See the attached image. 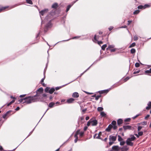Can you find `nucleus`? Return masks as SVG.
<instances>
[{
	"mask_svg": "<svg viewBox=\"0 0 151 151\" xmlns=\"http://www.w3.org/2000/svg\"><path fill=\"white\" fill-rule=\"evenodd\" d=\"M143 7H144V6H142V5H139V6H138V9H142L143 8Z\"/></svg>",
	"mask_w": 151,
	"mask_h": 151,
	"instance_id": "43",
	"label": "nucleus"
},
{
	"mask_svg": "<svg viewBox=\"0 0 151 151\" xmlns=\"http://www.w3.org/2000/svg\"><path fill=\"white\" fill-rule=\"evenodd\" d=\"M139 70H137V71H135L134 72V74H136V73H139Z\"/></svg>",
	"mask_w": 151,
	"mask_h": 151,
	"instance_id": "52",
	"label": "nucleus"
},
{
	"mask_svg": "<svg viewBox=\"0 0 151 151\" xmlns=\"http://www.w3.org/2000/svg\"><path fill=\"white\" fill-rule=\"evenodd\" d=\"M55 104L54 102H51L49 104V106L50 108H51L53 107Z\"/></svg>",
	"mask_w": 151,
	"mask_h": 151,
	"instance_id": "20",
	"label": "nucleus"
},
{
	"mask_svg": "<svg viewBox=\"0 0 151 151\" xmlns=\"http://www.w3.org/2000/svg\"><path fill=\"white\" fill-rule=\"evenodd\" d=\"M89 119V117L88 116H87L86 117V120H88Z\"/></svg>",
	"mask_w": 151,
	"mask_h": 151,
	"instance_id": "59",
	"label": "nucleus"
},
{
	"mask_svg": "<svg viewBox=\"0 0 151 151\" xmlns=\"http://www.w3.org/2000/svg\"><path fill=\"white\" fill-rule=\"evenodd\" d=\"M116 136H113L110 135L109 136V140L110 141L112 142H114L116 140Z\"/></svg>",
	"mask_w": 151,
	"mask_h": 151,
	"instance_id": "5",
	"label": "nucleus"
},
{
	"mask_svg": "<svg viewBox=\"0 0 151 151\" xmlns=\"http://www.w3.org/2000/svg\"><path fill=\"white\" fill-rule=\"evenodd\" d=\"M100 136L99 134H95L93 136V137L94 138H97V139H100Z\"/></svg>",
	"mask_w": 151,
	"mask_h": 151,
	"instance_id": "19",
	"label": "nucleus"
},
{
	"mask_svg": "<svg viewBox=\"0 0 151 151\" xmlns=\"http://www.w3.org/2000/svg\"><path fill=\"white\" fill-rule=\"evenodd\" d=\"M7 7L6 6L2 7L0 9V12H1L2 10H3L6 9Z\"/></svg>",
	"mask_w": 151,
	"mask_h": 151,
	"instance_id": "32",
	"label": "nucleus"
},
{
	"mask_svg": "<svg viewBox=\"0 0 151 151\" xmlns=\"http://www.w3.org/2000/svg\"><path fill=\"white\" fill-rule=\"evenodd\" d=\"M136 45V44L135 42H133L129 46V47L131 48L133 47H134Z\"/></svg>",
	"mask_w": 151,
	"mask_h": 151,
	"instance_id": "28",
	"label": "nucleus"
},
{
	"mask_svg": "<svg viewBox=\"0 0 151 151\" xmlns=\"http://www.w3.org/2000/svg\"><path fill=\"white\" fill-rule=\"evenodd\" d=\"M48 11V9H45L42 10L40 12V15H44L45 14H46Z\"/></svg>",
	"mask_w": 151,
	"mask_h": 151,
	"instance_id": "7",
	"label": "nucleus"
},
{
	"mask_svg": "<svg viewBox=\"0 0 151 151\" xmlns=\"http://www.w3.org/2000/svg\"><path fill=\"white\" fill-rule=\"evenodd\" d=\"M131 119L129 118H127L125 119V122H129L130 121Z\"/></svg>",
	"mask_w": 151,
	"mask_h": 151,
	"instance_id": "41",
	"label": "nucleus"
},
{
	"mask_svg": "<svg viewBox=\"0 0 151 151\" xmlns=\"http://www.w3.org/2000/svg\"><path fill=\"white\" fill-rule=\"evenodd\" d=\"M120 142V145H124L125 144V142L123 141H121Z\"/></svg>",
	"mask_w": 151,
	"mask_h": 151,
	"instance_id": "44",
	"label": "nucleus"
},
{
	"mask_svg": "<svg viewBox=\"0 0 151 151\" xmlns=\"http://www.w3.org/2000/svg\"><path fill=\"white\" fill-rule=\"evenodd\" d=\"M74 101V99H73L71 98L68 99L67 100V102L68 103H71L73 102Z\"/></svg>",
	"mask_w": 151,
	"mask_h": 151,
	"instance_id": "16",
	"label": "nucleus"
},
{
	"mask_svg": "<svg viewBox=\"0 0 151 151\" xmlns=\"http://www.w3.org/2000/svg\"><path fill=\"white\" fill-rule=\"evenodd\" d=\"M43 89L42 88H40L38 89V92H42L43 91Z\"/></svg>",
	"mask_w": 151,
	"mask_h": 151,
	"instance_id": "38",
	"label": "nucleus"
},
{
	"mask_svg": "<svg viewBox=\"0 0 151 151\" xmlns=\"http://www.w3.org/2000/svg\"><path fill=\"white\" fill-rule=\"evenodd\" d=\"M132 22V21H128V24H127V25H129Z\"/></svg>",
	"mask_w": 151,
	"mask_h": 151,
	"instance_id": "54",
	"label": "nucleus"
},
{
	"mask_svg": "<svg viewBox=\"0 0 151 151\" xmlns=\"http://www.w3.org/2000/svg\"><path fill=\"white\" fill-rule=\"evenodd\" d=\"M151 107L148 106L147 107H146V109L147 110H149L150 108Z\"/></svg>",
	"mask_w": 151,
	"mask_h": 151,
	"instance_id": "58",
	"label": "nucleus"
},
{
	"mask_svg": "<svg viewBox=\"0 0 151 151\" xmlns=\"http://www.w3.org/2000/svg\"><path fill=\"white\" fill-rule=\"evenodd\" d=\"M139 10H137L135 11L134 12L133 14H138L139 13Z\"/></svg>",
	"mask_w": 151,
	"mask_h": 151,
	"instance_id": "35",
	"label": "nucleus"
},
{
	"mask_svg": "<svg viewBox=\"0 0 151 151\" xmlns=\"http://www.w3.org/2000/svg\"><path fill=\"white\" fill-rule=\"evenodd\" d=\"M101 115L102 117L105 116L106 115V114L104 111H102L101 113Z\"/></svg>",
	"mask_w": 151,
	"mask_h": 151,
	"instance_id": "22",
	"label": "nucleus"
},
{
	"mask_svg": "<svg viewBox=\"0 0 151 151\" xmlns=\"http://www.w3.org/2000/svg\"><path fill=\"white\" fill-rule=\"evenodd\" d=\"M130 137H131L130 138H129L128 139H129L131 141H134L136 139V137L133 135H131Z\"/></svg>",
	"mask_w": 151,
	"mask_h": 151,
	"instance_id": "17",
	"label": "nucleus"
},
{
	"mask_svg": "<svg viewBox=\"0 0 151 151\" xmlns=\"http://www.w3.org/2000/svg\"><path fill=\"white\" fill-rule=\"evenodd\" d=\"M129 78L128 77H126V78H125L124 79V82H126V81H127V80H128L129 79Z\"/></svg>",
	"mask_w": 151,
	"mask_h": 151,
	"instance_id": "45",
	"label": "nucleus"
},
{
	"mask_svg": "<svg viewBox=\"0 0 151 151\" xmlns=\"http://www.w3.org/2000/svg\"><path fill=\"white\" fill-rule=\"evenodd\" d=\"M55 91V89L54 88H50L49 87H47L45 89V92H48L50 94H52Z\"/></svg>",
	"mask_w": 151,
	"mask_h": 151,
	"instance_id": "4",
	"label": "nucleus"
},
{
	"mask_svg": "<svg viewBox=\"0 0 151 151\" xmlns=\"http://www.w3.org/2000/svg\"><path fill=\"white\" fill-rule=\"evenodd\" d=\"M133 39H134V40L135 41H136L137 40H138V37L136 36H135L134 37V38H133Z\"/></svg>",
	"mask_w": 151,
	"mask_h": 151,
	"instance_id": "42",
	"label": "nucleus"
},
{
	"mask_svg": "<svg viewBox=\"0 0 151 151\" xmlns=\"http://www.w3.org/2000/svg\"><path fill=\"white\" fill-rule=\"evenodd\" d=\"M101 95L100 94L99 95L96 96L95 98V100H98L101 97Z\"/></svg>",
	"mask_w": 151,
	"mask_h": 151,
	"instance_id": "33",
	"label": "nucleus"
},
{
	"mask_svg": "<svg viewBox=\"0 0 151 151\" xmlns=\"http://www.w3.org/2000/svg\"><path fill=\"white\" fill-rule=\"evenodd\" d=\"M58 6V4L57 3H55L52 4V8L54 9H56Z\"/></svg>",
	"mask_w": 151,
	"mask_h": 151,
	"instance_id": "15",
	"label": "nucleus"
},
{
	"mask_svg": "<svg viewBox=\"0 0 151 151\" xmlns=\"http://www.w3.org/2000/svg\"><path fill=\"white\" fill-rule=\"evenodd\" d=\"M35 96H29L24 98V101L23 103H26L27 104L30 103L32 102L36 101Z\"/></svg>",
	"mask_w": 151,
	"mask_h": 151,
	"instance_id": "1",
	"label": "nucleus"
},
{
	"mask_svg": "<svg viewBox=\"0 0 151 151\" xmlns=\"http://www.w3.org/2000/svg\"><path fill=\"white\" fill-rule=\"evenodd\" d=\"M23 101H24V98H23V99H21L19 100L20 102H22Z\"/></svg>",
	"mask_w": 151,
	"mask_h": 151,
	"instance_id": "55",
	"label": "nucleus"
},
{
	"mask_svg": "<svg viewBox=\"0 0 151 151\" xmlns=\"http://www.w3.org/2000/svg\"><path fill=\"white\" fill-rule=\"evenodd\" d=\"M9 111H7L3 116V117L4 119H5L6 118V117L8 114H9Z\"/></svg>",
	"mask_w": 151,
	"mask_h": 151,
	"instance_id": "23",
	"label": "nucleus"
},
{
	"mask_svg": "<svg viewBox=\"0 0 151 151\" xmlns=\"http://www.w3.org/2000/svg\"><path fill=\"white\" fill-rule=\"evenodd\" d=\"M19 109H20V108L18 106L16 108L15 110L17 111H18V110H19Z\"/></svg>",
	"mask_w": 151,
	"mask_h": 151,
	"instance_id": "60",
	"label": "nucleus"
},
{
	"mask_svg": "<svg viewBox=\"0 0 151 151\" xmlns=\"http://www.w3.org/2000/svg\"><path fill=\"white\" fill-rule=\"evenodd\" d=\"M121 151H127L128 150L129 148L127 146H125L121 148Z\"/></svg>",
	"mask_w": 151,
	"mask_h": 151,
	"instance_id": "12",
	"label": "nucleus"
},
{
	"mask_svg": "<svg viewBox=\"0 0 151 151\" xmlns=\"http://www.w3.org/2000/svg\"><path fill=\"white\" fill-rule=\"evenodd\" d=\"M71 6H72V5H69L68 6L67 8V9H66V12H67L68 11V10H69L70 8L71 7Z\"/></svg>",
	"mask_w": 151,
	"mask_h": 151,
	"instance_id": "37",
	"label": "nucleus"
},
{
	"mask_svg": "<svg viewBox=\"0 0 151 151\" xmlns=\"http://www.w3.org/2000/svg\"><path fill=\"white\" fill-rule=\"evenodd\" d=\"M98 124L97 121L96 120H93L91 119H90L88 122L87 123V126H89L90 124H91L92 126H96Z\"/></svg>",
	"mask_w": 151,
	"mask_h": 151,
	"instance_id": "3",
	"label": "nucleus"
},
{
	"mask_svg": "<svg viewBox=\"0 0 151 151\" xmlns=\"http://www.w3.org/2000/svg\"><path fill=\"white\" fill-rule=\"evenodd\" d=\"M131 141L129 139H127L126 141V143L127 145L132 146L133 144Z\"/></svg>",
	"mask_w": 151,
	"mask_h": 151,
	"instance_id": "6",
	"label": "nucleus"
},
{
	"mask_svg": "<svg viewBox=\"0 0 151 151\" xmlns=\"http://www.w3.org/2000/svg\"><path fill=\"white\" fill-rule=\"evenodd\" d=\"M123 139L122 138V137L120 136L119 135L118 136V140L119 141L121 142L123 141Z\"/></svg>",
	"mask_w": 151,
	"mask_h": 151,
	"instance_id": "27",
	"label": "nucleus"
},
{
	"mask_svg": "<svg viewBox=\"0 0 151 151\" xmlns=\"http://www.w3.org/2000/svg\"><path fill=\"white\" fill-rule=\"evenodd\" d=\"M79 37H78V36L75 37H73V39L78 38H79Z\"/></svg>",
	"mask_w": 151,
	"mask_h": 151,
	"instance_id": "62",
	"label": "nucleus"
},
{
	"mask_svg": "<svg viewBox=\"0 0 151 151\" xmlns=\"http://www.w3.org/2000/svg\"><path fill=\"white\" fill-rule=\"evenodd\" d=\"M123 127L125 130L131 129H132V127L129 125L123 126Z\"/></svg>",
	"mask_w": 151,
	"mask_h": 151,
	"instance_id": "10",
	"label": "nucleus"
},
{
	"mask_svg": "<svg viewBox=\"0 0 151 151\" xmlns=\"http://www.w3.org/2000/svg\"><path fill=\"white\" fill-rule=\"evenodd\" d=\"M27 2L29 4H32V2L31 0H26Z\"/></svg>",
	"mask_w": 151,
	"mask_h": 151,
	"instance_id": "31",
	"label": "nucleus"
},
{
	"mask_svg": "<svg viewBox=\"0 0 151 151\" xmlns=\"http://www.w3.org/2000/svg\"><path fill=\"white\" fill-rule=\"evenodd\" d=\"M15 101V100H12V101H11V102H10L9 103H8L7 104V106H9L12 103H13Z\"/></svg>",
	"mask_w": 151,
	"mask_h": 151,
	"instance_id": "29",
	"label": "nucleus"
},
{
	"mask_svg": "<svg viewBox=\"0 0 151 151\" xmlns=\"http://www.w3.org/2000/svg\"><path fill=\"white\" fill-rule=\"evenodd\" d=\"M117 122L118 124L119 125H120L122 123L123 120L121 119H119L118 120Z\"/></svg>",
	"mask_w": 151,
	"mask_h": 151,
	"instance_id": "18",
	"label": "nucleus"
},
{
	"mask_svg": "<svg viewBox=\"0 0 151 151\" xmlns=\"http://www.w3.org/2000/svg\"><path fill=\"white\" fill-rule=\"evenodd\" d=\"M77 132H78V135H79L80 137H82L84 135V132L83 131H81L80 130H78L77 131Z\"/></svg>",
	"mask_w": 151,
	"mask_h": 151,
	"instance_id": "8",
	"label": "nucleus"
},
{
	"mask_svg": "<svg viewBox=\"0 0 151 151\" xmlns=\"http://www.w3.org/2000/svg\"><path fill=\"white\" fill-rule=\"evenodd\" d=\"M96 35H94V40L95 41H97V40L96 39Z\"/></svg>",
	"mask_w": 151,
	"mask_h": 151,
	"instance_id": "56",
	"label": "nucleus"
},
{
	"mask_svg": "<svg viewBox=\"0 0 151 151\" xmlns=\"http://www.w3.org/2000/svg\"><path fill=\"white\" fill-rule=\"evenodd\" d=\"M87 129V127H84V130L85 131Z\"/></svg>",
	"mask_w": 151,
	"mask_h": 151,
	"instance_id": "64",
	"label": "nucleus"
},
{
	"mask_svg": "<svg viewBox=\"0 0 151 151\" xmlns=\"http://www.w3.org/2000/svg\"><path fill=\"white\" fill-rule=\"evenodd\" d=\"M142 128V126H138V131H139Z\"/></svg>",
	"mask_w": 151,
	"mask_h": 151,
	"instance_id": "46",
	"label": "nucleus"
},
{
	"mask_svg": "<svg viewBox=\"0 0 151 151\" xmlns=\"http://www.w3.org/2000/svg\"><path fill=\"white\" fill-rule=\"evenodd\" d=\"M113 28H114L113 27L111 26L109 28V31H111V30H112L113 29Z\"/></svg>",
	"mask_w": 151,
	"mask_h": 151,
	"instance_id": "49",
	"label": "nucleus"
},
{
	"mask_svg": "<svg viewBox=\"0 0 151 151\" xmlns=\"http://www.w3.org/2000/svg\"><path fill=\"white\" fill-rule=\"evenodd\" d=\"M97 43L99 45H100L101 44H103V42L101 41H98Z\"/></svg>",
	"mask_w": 151,
	"mask_h": 151,
	"instance_id": "47",
	"label": "nucleus"
},
{
	"mask_svg": "<svg viewBox=\"0 0 151 151\" xmlns=\"http://www.w3.org/2000/svg\"><path fill=\"white\" fill-rule=\"evenodd\" d=\"M140 124L142 125H145L147 124V122L144 121L143 122H141Z\"/></svg>",
	"mask_w": 151,
	"mask_h": 151,
	"instance_id": "36",
	"label": "nucleus"
},
{
	"mask_svg": "<svg viewBox=\"0 0 151 151\" xmlns=\"http://www.w3.org/2000/svg\"><path fill=\"white\" fill-rule=\"evenodd\" d=\"M143 132H139L138 133V134L139 136H141L143 134Z\"/></svg>",
	"mask_w": 151,
	"mask_h": 151,
	"instance_id": "40",
	"label": "nucleus"
},
{
	"mask_svg": "<svg viewBox=\"0 0 151 151\" xmlns=\"http://www.w3.org/2000/svg\"><path fill=\"white\" fill-rule=\"evenodd\" d=\"M112 149L115 151H119L120 149V148L117 146H114L112 147Z\"/></svg>",
	"mask_w": 151,
	"mask_h": 151,
	"instance_id": "9",
	"label": "nucleus"
},
{
	"mask_svg": "<svg viewBox=\"0 0 151 151\" xmlns=\"http://www.w3.org/2000/svg\"><path fill=\"white\" fill-rule=\"evenodd\" d=\"M135 65L136 67H138L139 66L140 64L139 63H136L135 64Z\"/></svg>",
	"mask_w": 151,
	"mask_h": 151,
	"instance_id": "39",
	"label": "nucleus"
},
{
	"mask_svg": "<svg viewBox=\"0 0 151 151\" xmlns=\"http://www.w3.org/2000/svg\"><path fill=\"white\" fill-rule=\"evenodd\" d=\"M103 110V108L102 107H98L97 108V110L99 111H102Z\"/></svg>",
	"mask_w": 151,
	"mask_h": 151,
	"instance_id": "30",
	"label": "nucleus"
},
{
	"mask_svg": "<svg viewBox=\"0 0 151 151\" xmlns=\"http://www.w3.org/2000/svg\"><path fill=\"white\" fill-rule=\"evenodd\" d=\"M78 132H76L74 135V137L75 138L78 139Z\"/></svg>",
	"mask_w": 151,
	"mask_h": 151,
	"instance_id": "34",
	"label": "nucleus"
},
{
	"mask_svg": "<svg viewBox=\"0 0 151 151\" xmlns=\"http://www.w3.org/2000/svg\"><path fill=\"white\" fill-rule=\"evenodd\" d=\"M107 45L106 44H104L102 46L101 49L103 50H105V49Z\"/></svg>",
	"mask_w": 151,
	"mask_h": 151,
	"instance_id": "25",
	"label": "nucleus"
},
{
	"mask_svg": "<svg viewBox=\"0 0 151 151\" xmlns=\"http://www.w3.org/2000/svg\"><path fill=\"white\" fill-rule=\"evenodd\" d=\"M116 48H113L110 50L111 52H114L116 51Z\"/></svg>",
	"mask_w": 151,
	"mask_h": 151,
	"instance_id": "48",
	"label": "nucleus"
},
{
	"mask_svg": "<svg viewBox=\"0 0 151 151\" xmlns=\"http://www.w3.org/2000/svg\"><path fill=\"white\" fill-rule=\"evenodd\" d=\"M113 142H112L110 141V142L109 143V144L110 145H111L113 144Z\"/></svg>",
	"mask_w": 151,
	"mask_h": 151,
	"instance_id": "57",
	"label": "nucleus"
},
{
	"mask_svg": "<svg viewBox=\"0 0 151 151\" xmlns=\"http://www.w3.org/2000/svg\"><path fill=\"white\" fill-rule=\"evenodd\" d=\"M150 116L149 115H147L145 117V119H147L150 117Z\"/></svg>",
	"mask_w": 151,
	"mask_h": 151,
	"instance_id": "51",
	"label": "nucleus"
},
{
	"mask_svg": "<svg viewBox=\"0 0 151 151\" xmlns=\"http://www.w3.org/2000/svg\"><path fill=\"white\" fill-rule=\"evenodd\" d=\"M45 76L44 75V77L41 80L40 82V83L44 87H46V85L44 83H43L45 79Z\"/></svg>",
	"mask_w": 151,
	"mask_h": 151,
	"instance_id": "11",
	"label": "nucleus"
},
{
	"mask_svg": "<svg viewBox=\"0 0 151 151\" xmlns=\"http://www.w3.org/2000/svg\"><path fill=\"white\" fill-rule=\"evenodd\" d=\"M139 116V114L137 115L136 116H135L133 117L132 118L133 119H135L138 116Z\"/></svg>",
	"mask_w": 151,
	"mask_h": 151,
	"instance_id": "50",
	"label": "nucleus"
},
{
	"mask_svg": "<svg viewBox=\"0 0 151 151\" xmlns=\"http://www.w3.org/2000/svg\"><path fill=\"white\" fill-rule=\"evenodd\" d=\"M114 45H109L108 47L106 48L107 50H109V49L113 48L114 47Z\"/></svg>",
	"mask_w": 151,
	"mask_h": 151,
	"instance_id": "21",
	"label": "nucleus"
},
{
	"mask_svg": "<svg viewBox=\"0 0 151 151\" xmlns=\"http://www.w3.org/2000/svg\"><path fill=\"white\" fill-rule=\"evenodd\" d=\"M147 105L151 107V102H149L147 104Z\"/></svg>",
	"mask_w": 151,
	"mask_h": 151,
	"instance_id": "53",
	"label": "nucleus"
},
{
	"mask_svg": "<svg viewBox=\"0 0 151 151\" xmlns=\"http://www.w3.org/2000/svg\"><path fill=\"white\" fill-rule=\"evenodd\" d=\"M113 128L114 130H115L117 128L116 125V121H113L111 124H109L108 127L106 129V130L108 132H109L112 128Z\"/></svg>",
	"mask_w": 151,
	"mask_h": 151,
	"instance_id": "2",
	"label": "nucleus"
},
{
	"mask_svg": "<svg viewBox=\"0 0 151 151\" xmlns=\"http://www.w3.org/2000/svg\"><path fill=\"white\" fill-rule=\"evenodd\" d=\"M145 73L146 74L151 73V68L149 70L145 71Z\"/></svg>",
	"mask_w": 151,
	"mask_h": 151,
	"instance_id": "26",
	"label": "nucleus"
},
{
	"mask_svg": "<svg viewBox=\"0 0 151 151\" xmlns=\"http://www.w3.org/2000/svg\"><path fill=\"white\" fill-rule=\"evenodd\" d=\"M79 96L78 93L77 92H75L72 95V96L74 98H77Z\"/></svg>",
	"mask_w": 151,
	"mask_h": 151,
	"instance_id": "13",
	"label": "nucleus"
},
{
	"mask_svg": "<svg viewBox=\"0 0 151 151\" xmlns=\"http://www.w3.org/2000/svg\"><path fill=\"white\" fill-rule=\"evenodd\" d=\"M25 95H26V94L22 95H21L20 96V97H23L25 96Z\"/></svg>",
	"mask_w": 151,
	"mask_h": 151,
	"instance_id": "61",
	"label": "nucleus"
},
{
	"mask_svg": "<svg viewBox=\"0 0 151 151\" xmlns=\"http://www.w3.org/2000/svg\"><path fill=\"white\" fill-rule=\"evenodd\" d=\"M80 119L81 120H82L84 119V118L83 117H81L80 118Z\"/></svg>",
	"mask_w": 151,
	"mask_h": 151,
	"instance_id": "63",
	"label": "nucleus"
},
{
	"mask_svg": "<svg viewBox=\"0 0 151 151\" xmlns=\"http://www.w3.org/2000/svg\"><path fill=\"white\" fill-rule=\"evenodd\" d=\"M109 90H108V89H107V90H102V91H99V93L100 94H102V93H107L109 91Z\"/></svg>",
	"mask_w": 151,
	"mask_h": 151,
	"instance_id": "14",
	"label": "nucleus"
},
{
	"mask_svg": "<svg viewBox=\"0 0 151 151\" xmlns=\"http://www.w3.org/2000/svg\"><path fill=\"white\" fill-rule=\"evenodd\" d=\"M131 53L132 54H134L136 52V50L134 48H132L131 49Z\"/></svg>",
	"mask_w": 151,
	"mask_h": 151,
	"instance_id": "24",
	"label": "nucleus"
}]
</instances>
